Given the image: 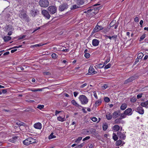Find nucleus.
Wrapping results in <instances>:
<instances>
[{
  "label": "nucleus",
  "instance_id": "nucleus-4",
  "mask_svg": "<svg viewBox=\"0 0 148 148\" xmlns=\"http://www.w3.org/2000/svg\"><path fill=\"white\" fill-rule=\"evenodd\" d=\"M47 10L51 14H53L56 12L57 8L54 6L51 5L48 7Z\"/></svg>",
  "mask_w": 148,
  "mask_h": 148
},
{
  "label": "nucleus",
  "instance_id": "nucleus-33",
  "mask_svg": "<svg viewBox=\"0 0 148 148\" xmlns=\"http://www.w3.org/2000/svg\"><path fill=\"white\" fill-rule=\"evenodd\" d=\"M104 66V65L102 66V64H99L96 66L98 68H102Z\"/></svg>",
  "mask_w": 148,
  "mask_h": 148
},
{
  "label": "nucleus",
  "instance_id": "nucleus-28",
  "mask_svg": "<svg viewBox=\"0 0 148 148\" xmlns=\"http://www.w3.org/2000/svg\"><path fill=\"white\" fill-rule=\"evenodd\" d=\"M77 3L79 5H83L84 3V0H77Z\"/></svg>",
  "mask_w": 148,
  "mask_h": 148
},
{
  "label": "nucleus",
  "instance_id": "nucleus-31",
  "mask_svg": "<svg viewBox=\"0 0 148 148\" xmlns=\"http://www.w3.org/2000/svg\"><path fill=\"white\" fill-rule=\"evenodd\" d=\"M122 143V141L121 140H119L116 141V146H119L121 145Z\"/></svg>",
  "mask_w": 148,
  "mask_h": 148
},
{
  "label": "nucleus",
  "instance_id": "nucleus-7",
  "mask_svg": "<svg viewBox=\"0 0 148 148\" xmlns=\"http://www.w3.org/2000/svg\"><path fill=\"white\" fill-rule=\"evenodd\" d=\"M103 29V27L101 26H99L98 25H97L94 29L93 30V33L97 32Z\"/></svg>",
  "mask_w": 148,
  "mask_h": 148
},
{
  "label": "nucleus",
  "instance_id": "nucleus-60",
  "mask_svg": "<svg viewBox=\"0 0 148 148\" xmlns=\"http://www.w3.org/2000/svg\"><path fill=\"white\" fill-rule=\"evenodd\" d=\"M114 21H112L110 24V27H111L114 25Z\"/></svg>",
  "mask_w": 148,
  "mask_h": 148
},
{
  "label": "nucleus",
  "instance_id": "nucleus-58",
  "mask_svg": "<svg viewBox=\"0 0 148 148\" xmlns=\"http://www.w3.org/2000/svg\"><path fill=\"white\" fill-rule=\"evenodd\" d=\"M93 93H94V97L96 99H98V97H97V94H96V92L95 91H94Z\"/></svg>",
  "mask_w": 148,
  "mask_h": 148
},
{
  "label": "nucleus",
  "instance_id": "nucleus-53",
  "mask_svg": "<svg viewBox=\"0 0 148 148\" xmlns=\"http://www.w3.org/2000/svg\"><path fill=\"white\" fill-rule=\"evenodd\" d=\"M43 74L45 75H51V73H50L47 72H45L43 73Z\"/></svg>",
  "mask_w": 148,
  "mask_h": 148
},
{
  "label": "nucleus",
  "instance_id": "nucleus-17",
  "mask_svg": "<svg viewBox=\"0 0 148 148\" xmlns=\"http://www.w3.org/2000/svg\"><path fill=\"white\" fill-rule=\"evenodd\" d=\"M140 105L141 106L143 107H145L146 108H148V100L145 102H142L140 103Z\"/></svg>",
  "mask_w": 148,
  "mask_h": 148
},
{
  "label": "nucleus",
  "instance_id": "nucleus-44",
  "mask_svg": "<svg viewBox=\"0 0 148 148\" xmlns=\"http://www.w3.org/2000/svg\"><path fill=\"white\" fill-rule=\"evenodd\" d=\"M119 115H120L119 116L122 117L123 118L126 117V116H125V114L124 112L123 113L119 114Z\"/></svg>",
  "mask_w": 148,
  "mask_h": 148
},
{
  "label": "nucleus",
  "instance_id": "nucleus-6",
  "mask_svg": "<svg viewBox=\"0 0 148 148\" xmlns=\"http://www.w3.org/2000/svg\"><path fill=\"white\" fill-rule=\"evenodd\" d=\"M42 14L45 18L47 19H49L50 15L49 12L46 10H43L42 11Z\"/></svg>",
  "mask_w": 148,
  "mask_h": 148
},
{
  "label": "nucleus",
  "instance_id": "nucleus-27",
  "mask_svg": "<svg viewBox=\"0 0 148 148\" xmlns=\"http://www.w3.org/2000/svg\"><path fill=\"white\" fill-rule=\"evenodd\" d=\"M57 119L59 121L61 122H63L64 121L66 120L64 118H62L60 116L58 117Z\"/></svg>",
  "mask_w": 148,
  "mask_h": 148
},
{
  "label": "nucleus",
  "instance_id": "nucleus-51",
  "mask_svg": "<svg viewBox=\"0 0 148 148\" xmlns=\"http://www.w3.org/2000/svg\"><path fill=\"white\" fill-rule=\"evenodd\" d=\"M47 44V43H39V44H38V47L41 46L43 45H45Z\"/></svg>",
  "mask_w": 148,
  "mask_h": 148
},
{
  "label": "nucleus",
  "instance_id": "nucleus-40",
  "mask_svg": "<svg viewBox=\"0 0 148 148\" xmlns=\"http://www.w3.org/2000/svg\"><path fill=\"white\" fill-rule=\"evenodd\" d=\"M42 125L39 122H38V129H41L42 128Z\"/></svg>",
  "mask_w": 148,
  "mask_h": 148
},
{
  "label": "nucleus",
  "instance_id": "nucleus-30",
  "mask_svg": "<svg viewBox=\"0 0 148 148\" xmlns=\"http://www.w3.org/2000/svg\"><path fill=\"white\" fill-rule=\"evenodd\" d=\"M143 54L142 53H139L138 54L137 58L138 59H141L143 56Z\"/></svg>",
  "mask_w": 148,
  "mask_h": 148
},
{
  "label": "nucleus",
  "instance_id": "nucleus-8",
  "mask_svg": "<svg viewBox=\"0 0 148 148\" xmlns=\"http://www.w3.org/2000/svg\"><path fill=\"white\" fill-rule=\"evenodd\" d=\"M97 73L92 66H90L88 69V75H93Z\"/></svg>",
  "mask_w": 148,
  "mask_h": 148
},
{
  "label": "nucleus",
  "instance_id": "nucleus-10",
  "mask_svg": "<svg viewBox=\"0 0 148 148\" xmlns=\"http://www.w3.org/2000/svg\"><path fill=\"white\" fill-rule=\"evenodd\" d=\"M136 111L141 114H143L144 113V110L141 106L138 107L136 109Z\"/></svg>",
  "mask_w": 148,
  "mask_h": 148
},
{
  "label": "nucleus",
  "instance_id": "nucleus-38",
  "mask_svg": "<svg viewBox=\"0 0 148 148\" xmlns=\"http://www.w3.org/2000/svg\"><path fill=\"white\" fill-rule=\"evenodd\" d=\"M51 56L52 58L56 59L57 58L58 56L55 53H53L52 54Z\"/></svg>",
  "mask_w": 148,
  "mask_h": 148
},
{
  "label": "nucleus",
  "instance_id": "nucleus-18",
  "mask_svg": "<svg viewBox=\"0 0 148 148\" xmlns=\"http://www.w3.org/2000/svg\"><path fill=\"white\" fill-rule=\"evenodd\" d=\"M71 103L73 105L77 107H82L81 106L79 105L75 100H72L71 101Z\"/></svg>",
  "mask_w": 148,
  "mask_h": 148
},
{
  "label": "nucleus",
  "instance_id": "nucleus-23",
  "mask_svg": "<svg viewBox=\"0 0 148 148\" xmlns=\"http://www.w3.org/2000/svg\"><path fill=\"white\" fill-rule=\"evenodd\" d=\"M120 127L118 125H115L113 126V129L116 131H118L120 130Z\"/></svg>",
  "mask_w": 148,
  "mask_h": 148
},
{
  "label": "nucleus",
  "instance_id": "nucleus-29",
  "mask_svg": "<svg viewBox=\"0 0 148 148\" xmlns=\"http://www.w3.org/2000/svg\"><path fill=\"white\" fill-rule=\"evenodd\" d=\"M108 125L107 124L105 123L103 125V130L104 131H106L108 128Z\"/></svg>",
  "mask_w": 148,
  "mask_h": 148
},
{
  "label": "nucleus",
  "instance_id": "nucleus-56",
  "mask_svg": "<svg viewBox=\"0 0 148 148\" xmlns=\"http://www.w3.org/2000/svg\"><path fill=\"white\" fill-rule=\"evenodd\" d=\"M117 35H116L113 36H112V38L114 39L115 41L116 40V39L117 38Z\"/></svg>",
  "mask_w": 148,
  "mask_h": 148
},
{
  "label": "nucleus",
  "instance_id": "nucleus-15",
  "mask_svg": "<svg viewBox=\"0 0 148 148\" xmlns=\"http://www.w3.org/2000/svg\"><path fill=\"white\" fill-rule=\"evenodd\" d=\"M30 140L29 138H28L24 140L23 143L24 145H28L30 144Z\"/></svg>",
  "mask_w": 148,
  "mask_h": 148
},
{
  "label": "nucleus",
  "instance_id": "nucleus-37",
  "mask_svg": "<svg viewBox=\"0 0 148 148\" xmlns=\"http://www.w3.org/2000/svg\"><path fill=\"white\" fill-rule=\"evenodd\" d=\"M78 8L77 5H72L71 8L70 9L71 10H74Z\"/></svg>",
  "mask_w": 148,
  "mask_h": 148
},
{
  "label": "nucleus",
  "instance_id": "nucleus-46",
  "mask_svg": "<svg viewBox=\"0 0 148 148\" xmlns=\"http://www.w3.org/2000/svg\"><path fill=\"white\" fill-rule=\"evenodd\" d=\"M136 101V99L134 97H132L130 101L132 102H134Z\"/></svg>",
  "mask_w": 148,
  "mask_h": 148
},
{
  "label": "nucleus",
  "instance_id": "nucleus-19",
  "mask_svg": "<svg viewBox=\"0 0 148 148\" xmlns=\"http://www.w3.org/2000/svg\"><path fill=\"white\" fill-rule=\"evenodd\" d=\"M115 123L116 124H119L121 123H123L124 122L122 120H120V119H117L114 121Z\"/></svg>",
  "mask_w": 148,
  "mask_h": 148
},
{
  "label": "nucleus",
  "instance_id": "nucleus-49",
  "mask_svg": "<svg viewBox=\"0 0 148 148\" xmlns=\"http://www.w3.org/2000/svg\"><path fill=\"white\" fill-rule=\"evenodd\" d=\"M108 87V85L107 84H105L103 86H102V89L103 90H104L107 88Z\"/></svg>",
  "mask_w": 148,
  "mask_h": 148
},
{
  "label": "nucleus",
  "instance_id": "nucleus-45",
  "mask_svg": "<svg viewBox=\"0 0 148 148\" xmlns=\"http://www.w3.org/2000/svg\"><path fill=\"white\" fill-rule=\"evenodd\" d=\"M104 101L107 103L108 102L110 101V99L108 97H105L104 99Z\"/></svg>",
  "mask_w": 148,
  "mask_h": 148
},
{
  "label": "nucleus",
  "instance_id": "nucleus-54",
  "mask_svg": "<svg viewBox=\"0 0 148 148\" xmlns=\"http://www.w3.org/2000/svg\"><path fill=\"white\" fill-rule=\"evenodd\" d=\"M3 111L7 112H11L12 111L10 110H6V109H3Z\"/></svg>",
  "mask_w": 148,
  "mask_h": 148
},
{
  "label": "nucleus",
  "instance_id": "nucleus-24",
  "mask_svg": "<svg viewBox=\"0 0 148 148\" xmlns=\"http://www.w3.org/2000/svg\"><path fill=\"white\" fill-rule=\"evenodd\" d=\"M112 116L110 113L107 114L106 115V119L108 120H110L112 119Z\"/></svg>",
  "mask_w": 148,
  "mask_h": 148
},
{
  "label": "nucleus",
  "instance_id": "nucleus-36",
  "mask_svg": "<svg viewBox=\"0 0 148 148\" xmlns=\"http://www.w3.org/2000/svg\"><path fill=\"white\" fill-rule=\"evenodd\" d=\"M44 107V105H38V108L40 110H42L43 109Z\"/></svg>",
  "mask_w": 148,
  "mask_h": 148
},
{
  "label": "nucleus",
  "instance_id": "nucleus-13",
  "mask_svg": "<svg viewBox=\"0 0 148 148\" xmlns=\"http://www.w3.org/2000/svg\"><path fill=\"white\" fill-rule=\"evenodd\" d=\"M120 113V111L117 110L114 112L112 114L113 117L114 119H116L120 116L119 113Z\"/></svg>",
  "mask_w": 148,
  "mask_h": 148
},
{
  "label": "nucleus",
  "instance_id": "nucleus-62",
  "mask_svg": "<svg viewBox=\"0 0 148 148\" xmlns=\"http://www.w3.org/2000/svg\"><path fill=\"white\" fill-rule=\"evenodd\" d=\"M134 21L136 22H138L139 21V18L138 17H135L134 18Z\"/></svg>",
  "mask_w": 148,
  "mask_h": 148
},
{
  "label": "nucleus",
  "instance_id": "nucleus-26",
  "mask_svg": "<svg viewBox=\"0 0 148 148\" xmlns=\"http://www.w3.org/2000/svg\"><path fill=\"white\" fill-rule=\"evenodd\" d=\"M53 133L52 132L50 135L49 136V140L53 138H55L56 137V136L53 135Z\"/></svg>",
  "mask_w": 148,
  "mask_h": 148
},
{
  "label": "nucleus",
  "instance_id": "nucleus-34",
  "mask_svg": "<svg viewBox=\"0 0 148 148\" xmlns=\"http://www.w3.org/2000/svg\"><path fill=\"white\" fill-rule=\"evenodd\" d=\"M30 141V144L35 143L36 140H35L34 138L30 137L29 138Z\"/></svg>",
  "mask_w": 148,
  "mask_h": 148
},
{
  "label": "nucleus",
  "instance_id": "nucleus-48",
  "mask_svg": "<svg viewBox=\"0 0 148 148\" xmlns=\"http://www.w3.org/2000/svg\"><path fill=\"white\" fill-rule=\"evenodd\" d=\"M26 36L25 35H23L22 36H19L18 39L19 40L23 39L25 38Z\"/></svg>",
  "mask_w": 148,
  "mask_h": 148
},
{
  "label": "nucleus",
  "instance_id": "nucleus-39",
  "mask_svg": "<svg viewBox=\"0 0 148 148\" xmlns=\"http://www.w3.org/2000/svg\"><path fill=\"white\" fill-rule=\"evenodd\" d=\"M84 143H81V144H80V145H78L76 147V148H81L84 146Z\"/></svg>",
  "mask_w": 148,
  "mask_h": 148
},
{
  "label": "nucleus",
  "instance_id": "nucleus-11",
  "mask_svg": "<svg viewBox=\"0 0 148 148\" xmlns=\"http://www.w3.org/2000/svg\"><path fill=\"white\" fill-rule=\"evenodd\" d=\"M117 134L121 139L124 140L125 139L126 136L124 134H123L119 132H118L117 133Z\"/></svg>",
  "mask_w": 148,
  "mask_h": 148
},
{
  "label": "nucleus",
  "instance_id": "nucleus-12",
  "mask_svg": "<svg viewBox=\"0 0 148 148\" xmlns=\"http://www.w3.org/2000/svg\"><path fill=\"white\" fill-rule=\"evenodd\" d=\"M132 110L131 108H128L125 111V114L126 115H130L132 114Z\"/></svg>",
  "mask_w": 148,
  "mask_h": 148
},
{
  "label": "nucleus",
  "instance_id": "nucleus-32",
  "mask_svg": "<svg viewBox=\"0 0 148 148\" xmlns=\"http://www.w3.org/2000/svg\"><path fill=\"white\" fill-rule=\"evenodd\" d=\"M113 138L115 141H116L118 139L117 136L115 133L113 134Z\"/></svg>",
  "mask_w": 148,
  "mask_h": 148
},
{
  "label": "nucleus",
  "instance_id": "nucleus-20",
  "mask_svg": "<svg viewBox=\"0 0 148 148\" xmlns=\"http://www.w3.org/2000/svg\"><path fill=\"white\" fill-rule=\"evenodd\" d=\"M102 101L101 99H99L95 102V107H97L100 105Z\"/></svg>",
  "mask_w": 148,
  "mask_h": 148
},
{
  "label": "nucleus",
  "instance_id": "nucleus-16",
  "mask_svg": "<svg viewBox=\"0 0 148 148\" xmlns=\"http://www.w3.org/2000/svg\"><path fill=\"white\" fill-rule=\"evenodd\" d=\"M19 16L22 18H25L27 16L26 14L23 12H21L19 14Z\"/></svg>",
  "mask_w": 148,
  "mask_h": 148
},
{
  "label": "nucleus",
  "instance_id": "nucleus-25",
  "mask_svg": "<svg viewBox=\"0 0 148 148\" xmlns=\"http://www.w3.org/2000/svg\"><path fill=\"white\" fill-rule=\"evenodd\" d=\"M96 130L95 129H90L89 130L87 131V132H89L91 134H93L94 133H95L96 132Z\"/></svg>",
  "mask_w": 148,
  "mask_h": 148
},
{
  "label": "nucleus",
  "instance_id": "nucleus-57",
  "mask_svg": "<svg viewBox=\"0 0 148 148\" xmlns=\"http://www.w3.org/2000/svg\"><path fill=\"white\" fill-rule=\"evenodd\" d=\"M79 93L77 92H73L74 95L75 97H76L78 95Z\"/></svg>",
  "mask_w": 148,
  "mask_h": 148
},
{
  "label": "nucleus",
  "instance_id": "nucleus-2",
  "mask_svg": "<svg viewBox=\"0 0 148 148\" xmlns=\"http://www.w3.org/2000/svg\"><path fill=\"white\" fill-rule=\"evenodd\" d=\"M79 99L82 104H86L88 102V99L84 95H80L79 97Z\"/></svg>",
  "mask_w": 148,
  "mask_h": 148
},
{
  "label": "nucleus",
  "instance_id": "nucleus-64",
  "mask_svg": "<svg viewBox=\"0 0 148 148\" xmlns=\"http://www.w3.org/2000/svg\"><path fill=\"white\" fill-rule=\"evenodd\" d=\"M16 124L18 125H19L20 126H21V125H23V124H24V123H22V122L20 123H19L18 122V123H16Z\"/></svg>",
  "mask_w": 148,
  "mask_h": 148
},
{
  "label": "nucleus",
  "instance_id": "nucleus-43",
  "mask_svg": "<svg viewBox=\"0 0 148 148\" xmlns=\"http://www.w3.org/2000/svg\"><path fill=\"white\" fill-rule=\"evenodd\" d=\"M145 37V34H143L140 37V39L139 40L140 41H141L142 40H143Z\"/></svg>",
  "mask_w": 148,
  "mask_h": 148
},
{
  "label": "nucleus",
  "instance_id": "nucleus-47",
  "mask_svg": "<svg viewBox=\"0 0 148 148\" xmlns=\"http://www.w3.org/2000/svg\"><path fill=\"white\" fill-rule=\"evenodd\" d=\"M12 29V26L10 25H8L7 26V27L6 29H5L6 30V31L9 30L11 29Z\"/></svg>",
  "mask_w": 148,
  "mask_h": 148
},
{
  "label": "nucleus",
  "instance_id": "nucleus-3",
  "mask_svg": "<svg viewBox=\"0 0 148 148\" xmlns=\"http://www.w3.org/2000/svg\"><path fill=\"white\" fill-rule=\"evenodd\" d=\"M39 3L40 6L43 8H46L49 5V2L47 0H40Z\"/></svg>",
  "mask_w": 148,
  "mask_h": 148
},
{
  "label": "nucleus",
  "instance_id": "nucleus-35",
  "mask_svg": "<svg viewBox=\"0 0 148 148\" xmlns=\"http://www.w3.org/2000/svg\"><path fill=\"white\" fill-rule=\"evenodd\" d=\"M16 70L20 71V70L21 71H23L24 70V69L22 66H19L17 67Z\"/></svg>",
  "mask_w": 148,
  "mask_h": 148
},
{
  "label": "nucleus",
  "instance_id": "nucleus-21",
  "mask_svg": "<svg viewBox=\"0 0 148 148\" xmlns=\"http://www.w3.org/2000/svg\"><path fill=\"white\" fill-rule=\"evenodd\" d=\"M127 105L126 103H123L121 105L120 107V109L122 110H125L127 107Z\"/></svg>",
  "mask_w": 148,
  "mask_h": 148
},
{
  "label": "nucleus",
  "instance_id": "nucleus-22",
  "mask_svg": "<svg viewBox=\"0 0 148 148\" xmlns=\"http://www.w3.org/2000/svg\"><path fill=\"white\" fill-rule=\"evenodd\" d=\"M3 39L4 41L7 42L10 40L11 39V38L9 36H4Z\"/></svg>",
  "mask_w": 148,
  "mask_h": 148
},
{
  "label": "nucleus",
  "instance_id": "nucleus-63",
  "mask_svg": "<svg viewBox=\"0 0 148 148\" xmlns=\"http://www.w3.org/2000/svg\"><path fill=\"white\" fill-rule=\"evenodd\" d=\"M2 93L3 94H5L7 92V89H3L2 90Z\"/></svg>",
  "mask_w": 148,
  "mask_h": 148
},
{
  "label": "nucleus",
  "instance_id": "nucleus-52",
  "mask_svg": "<svg viewBox=\"0 0 148 148\" xmlns=\"http://www.w3.org/2000/svg\"><path fill=\"white\" fill-rule=\"evenodd\" d=\"M62 112H63L62 111H58L56 110L55 112V115L57 116L58 114Z\"/></svg>",
  "mask_w": 148,
  "mask_h": 148
},
{
  "label": "nucleus",
  "instance_id": "nucleus-9",
  "mask_svg": "<svg viewBox=\"0 0 148 148\" xmlns=\"http://www.w3.org/2000/svg\"><path fill=\"white\" fill-rule=\"evenodd\" d=\"M135 79L136 77L135 76H132L128 79H127L125 80L124 82V84H128V83L132 82Z\"/></svg>",
  "mask_w": 148,
  "mask_h": 148
},
{
  "label": "nucleus",
  "instance_id": "nucleus-59",
  "mask_svg": "<svg viewBox=\"0 0 148 148\" xmlns=\"http://www.w3.org/2000/svg\"><path fill=\"white\" fill-rule=\"evenodd\" d=\"M87 85V83H85L82 85L80 87L81 88H82L84 87L85 86H86Z\"/></svg>",
  "mask_w": 148,
  "mask_h": 148
},
{
  "label": "nucleus",
  "instance_id": "nucleus-1",
  "mask_svg": "<svg viewBox=\"0 0 148 148\" xmlns=\"http://www.w3.org/2000/svg\"><path fill=\"white\" fill-rule=\"evenodd\" d=\"M99 4H95L93 7L88 8L87 11H85L84 12L87 13L89 15L92 16H94L98 12L99 10L100 9V7H95L99 5Z\"/></svg>",
  "mask_w": 148,
  "mask_h": 148
},
{
  "label": "nucleus",
  "instance_id": "nucleus-42",
  "mask_svg": "<svg viewBox=\"0 0 148 148\" xmlns=\"http://www.w3.org/2000/svg\"><path fill=\"white\" fill-rule=\"evenodd\" d=\"M85 57L86 58H88L90 57V54L88 53H86L84 55Z\"/></svg>",
  "mask_w": 148,
  "mask_h": 148
},
{
  "label": "nucleus",
  "instance_id": "nucleus-55",
  "mask_svg": "<svg viewBox=\"0 0 148 148\" xmlns=\"http://www.w3.org/2000/svg\"><path fill=\"white\" fill-rule=\"evenodd\" d=\"M97 120V119L95 117H93L92 119V121L94 122L96 121Z\"/></svg>",
  "mask_w": 148,
  "mask_h": 148
},
{
  "label": "nucleus",
  "instance_id": "nucleus-14",
  "mask_svg": "<svg viewBox=\"0 0 148 148\" xmlns=\"http://www.w3.org/2000/svg\"><path fill=\"white\" fill-rule=\"evenodd\" d=\"M99 41L98 40L95 39L92 40V45L94 46H96L98 45Z\"/></svg>",
  "mask_w": 148,
  "mask_h": 148
},
{
  "label": "nucleus",
  "instance_id": "nucleus-41",
  "mask_svg": "<svg viewBox=\"0 0 148 148\" xmlns=\"http://www.w3.org/2000/svg\"><path fill=\"white\" fill-rule=\"evenodd\" d=\"M111 66V64L110 63L108 64L107 65H106L104 67V69H107L110 68Z\"/></svg>",
  "mask_w": 148,
  "mask_h": 148
},
{
  "label": "nucleus",
  "instance_id": "nucleus-50",
  "mask_svg": "<svg viewBox=\"0 0 148 148\" xmlns=\"http://www.w3.org/2000/svg\"><path fill=\"white\" fill-rule=\"evenodd\" d=\"M90 138V137L89 136H87V137H86L85 138H84L83 139V141H85L86 140L89 139Z\"/></svg>",
  "mask_w": 148,
  "mask_h": 148
},
{
  "label": "nucleus",
  "instance_id": "nucleus-5",
  "mask_svg": "<svg viewBox=\"0 0 148 148\" xmlns=\"http://www.w3.org/2000/svg\"><path fill=\"white\" fill-rule=\"evenodd\" d=\"M69 7V5L66 3H64L60 5L59 7V10L60 11H63L67 9Z\"/></svg>",
  "mask_w": 148,
  "mask_h": 148
},
{
  "label": "nucleus",
  "instance_id": "nucleus-61",
  "mask_svg": "<svg viewBox=\"0 0 148 148\" xmlns=\"http://www.w3.org/2000/svg\"><path fill=\"white\" fill-rule=\"evenodd\" d=\"M142 97V94H138L137 96V99H139L141 98Z\"/></svg>",
  "mask_w": 148,
  "mask_h": 148
}]
</instances>
